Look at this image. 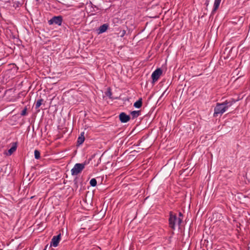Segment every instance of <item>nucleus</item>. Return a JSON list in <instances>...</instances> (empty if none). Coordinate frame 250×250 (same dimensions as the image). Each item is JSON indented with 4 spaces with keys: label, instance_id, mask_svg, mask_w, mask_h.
<instances>
[{
    "label": "nucleus",
    "instance_id": "nucleus-21",
    "mask_svg": "<svg viewBox=\"0 0 250 250\" xmlns=\"http://www.w3.org/2000/svg\"><path fill=\"white\" fill-rule=\"evenodd\" d=\"M106 95L107 96L109 97L110 98H111V96L112 95V92L110 91V89H109L108 90L106 93Z\"/></svg>",
    "mask_w": 250,
    "mask_h": 250
},
{
    "label": "nucleus",
    "instance_id": "nucleus-22",
    "mask_svg": "<svg viewBox=\"0 0 250 250\" xmlns=\"http://www.w3.org/2000/svg\"><path fill=\"white\" fill-rule=\"evenodd\" d=\"M126 32L125 30H123V31H121V33L120 34V37H123L125 36V34Z\"/></svg>",
    "mask_w": 250,
    "mask_h": 250
},
{
    "label": "nucleus",
    "instance_id": "nucleus-25",
    "mask_svg": "<svg viewBox=\"0 0 250 250\" xmlns=\"http://www.w3.org/2000/svg\"><path fill=\"white\" fill-rule=\"evenodd\" d=\"M47 246H46L45 247V248L43 250H46V248H47Z\"/></svg>",
    "mask_w": 250,
    "mask_h": 250
},
{
    "label": "nucleus",
    "instance_id": "nucleus-17",
    "mask_svg": "<svg viewBox=\"0 0 250 250\" xmlns=\"http://www.w3.org/2000/svg\"><path fill=\"white\" fill-rule=\"evenodd\" d=\"M97 180L95 178H92L90 180L89 184L92 187H95L97 185Z\"/></svg>",
    "mask_w": 250,
    "mask_h": 250
},
{
    "label": "nucleus",
    "instance_id": "nucleus-6",
    "mask_svg": "<svg viewBox=\"0 0 250 250\" xmlns=\"http://www.w3.org/2000/svg\"><path fill=\"white\" fill-rule=\"evenodd\" d=\"M61 239V234L60 233L56 236H54L51 239L50 247L53 246L56 247L58 246L59 243Z\"/></svg>",
    "mask_w": 250,
    "mask_h": 250
},
{
    "label": "nucleus",
    "instance_id": "nucleus-23",
    "mask_svg": "<svg viewBox=\"0 0 250 250\" xmlns=\"http://www.w3.org/2000/svg\"><path fill=\"white\" fill-rule=\"evenodd\" d=\"M178 215H179V217L183 219V214L181 212H179Z\"/></svg>",
    "mask_w": 250,
    "mask_h": 250
},
{
    "label": "nucleus",
    "instance_id": "nucleus-1",
    "mask_svg": "<svg viewBox=\"0 0 250 250\" xmlns=\"http://www.w3.org/2000/svg\"><path fill=\"white\" fill-rule=\"evenodd\" d=\"M182 221L183 219L180 217L178 218L176 213L172 211L169 212L168 225L169 227L172 230L175 229L177 222L178 226H180Z\"/></svg>",
    "mask_w": 250,
    "mask_h": 250
},
{
    "label": "nucleus",
    "instance_id": "nucleus-24",
    "mask_svg": "<svg viewBox=\"0 0 250 250\" xmlns=\"http://www.w3.org/2000/svg\"><path fill=\"white\" fill-rule=\"evenodd\" d=\"M208 3H209V0H207L206 1L205 4L207 6H208Z\"/></svg>",
    "mask_w": 250,
    "mask_h": 250
},
{
    "label": "nucleus",
    "instance_id": "nucleus-27",
    "mask_svg": "<svg viewBox=\"0 0 250 250\" xmlns=\"http://www.w3.org/2000/svg\"><path fill=\"white\" fill-rule=\"evenodd\" d=\"M249 28H250V24L249 25Z\"/></svg>",
    "mask_w": 250,
    "mask_h": 250
},
{
    "label": "nucleus",
    "instance_id": "nucleus-8",
    "mask_svg": "<svg viewBox=\"0 0 250 250\" xmlns=\"http://www.w3.org/2000/svg\"><path fill=\"white\" fill-rule=\"evenodd\" d=\"M237 101H238V100H235L233 98H230L229 99L226 100L225 102H223L222 104H224V105L226 108L227 110L229 108V107H230Z\"/></svg>",
    "mask_w": 250,
    "mask_h": 250
},
{
    "label": "nucleus",
    "instance_id": "nucleus-2",
    "mask_svg": "<svg viewBox=\"0 0 250 250\" xmlns=\"http://www.w3.org/2000/svg\"><path fill=\"white\" fill-rule=\"evenodd\" d=\"M226 111L224 104L217 103L214 109L213 117H217L219 114L222 115Z\"/></svg>",
    "mask_w": 250,
    "mask_h": 250
},
{
    "label": "nucleus",
    "instance_id": "nucleus-11",
    "mask_svg": "<svg viewBox=\"0 0 250 250\" xmlns=\"http://www.w3.org/2000/svg\"><path fill=\"white\" fill-rule=\"evenodd\" d=\"M221 0H215L213 8L211 12L212 14H214V13L217 11L218 9L219 6L220 5Z\"/></svg>",
    "mask_w": 250,
    "mask_h": 250
},
{
    "label": "nucleus",
    "instance_id": "nucleus-15",
    "mask_svg": "<svg viewBox=\"0 0 250 250\" xmlns=\"http://www.w3.org/2000/svg\"><path fill=\"white\" fill-rule=\"evenodd\" d=\"M43 101L44 100L42 98H40L39 99H38L35 104V109H38L40 107V106L42 104Z\"/></svg>",
    "mask_w": 250,
    "mask_h": 250
},
{
    "label": "nucleus",
    "instance_id": "nucleus-14",
    "mask_svg": "<svg viewBox=\"0 0 250 250\" xmlns=\"http://www.w3.org/2000/svg\"><path fill=\"white\" fill-rule=\"evenodd\" d=\"M133 106L137 108H139L142 106V99L140 98L138 101L134 103Z\"/></svg>",
    "mask_w": 250,
    "mask_h": 250
},
{
    "label": "nucleus",
    "instance_id": "nucleus-10",
    "mask_svg": "<svg viewBox=\"0 0 250 250\" xmlns=\"http://www.w3.org/2000/svg\"><path fill=\"white\" fill-rule=\"evenodd\" d=\"M17 142H13L12 143L11 147L8 150V155H11L14 151H16L17 148Z\"/></svg>",
    "mask_w": 250,
    "mask_h": 250
},
{
    "label": "nucleus",
    "instance_id": "nucleus-5",
    "mask_svg": "<svg viewBox=\"0 0 250 250\" xmlns=\"http://www.w3.org/2000/svg\"><path fill=\"white\" fill-rule=\"evenodd\" d=\"M163 71L161 68H157L152 74L151 78L152 79V83H155L162 75Z\"/></svg>",
    "mask_w": 250,
    "mask_h": 250
},
{
    "label": "nucleus",
    "instance_id": "nucleus-18",
    "mask_svg": "<svg viewBox=\"0 0 250 250\" xmlns=\"http://www.w3.org/2000/svg\"><path fill=\"white\" fill-rule=\"evenodd\" d=\"M95 155H96V154H93L92 155H91V157H90V158L88 160V161H85L83 163V164H85V165H84V167H85L86 165H87V164H88L89 163L90 161H91V160H92V159H93V158L95 157Z\"/></svg>",
    "mask_w": 250,
    "mask_h": 250
},
{
    "label": "nucleus",
    "instance_id": "nucleus-4",
    "mask_svg": "<svg viewBox=\"0 0 250 250\" xmlns=\"http://www.w3.org/2000/svg\"><path fill=\"white\" fill-rule=\"evenodd\" d=\"M63 18L62 16H54L50 20L48 21V23L50 25L55 24L59 26L62 25Z\"/></svg>",
    "mask_w": 250,
    "mask_h": 250
},
{
    "label": "nucleus",
    "instance_id": "nucleus-3",
    "mask_svg": "<svg viewBox=\"0 0 250 250\" xmlns=\"http://www.w3.org/2000/svg\"><path fill=\"white\" fill-rule=\"evenodd\" d=\"M84 164L77 163L76 164L73 168L71 170V174L73 176L77 175L81 173L82 170L84 168Z\"/></svg>",
    "mask_w": 250,
    "mask_h": 250
},
{
    "label": "nucleus",
    "instance_id": "nucleus-28",
    "mask_svg": "<svg viewBox=\"0 0 250 250\" xmlns=\"http://www.w3.org/2000/svg\"><path fill=\"white\" fill-rule=\"evenodd\" d=\"M35 0L37 1H38L39 0Z\"/></svg>",
    "mask_w": 250,
    "mask_h": 250
},
{
    "label": "nucleus",
    "instance_id": "nucleus-20",
    "mask_svg": "<svg viewBox=\"0 0 250 250\" xmlns=\"http://www.w3.org/2000/svg\"><path fill=\"white\" fill-rule=\"evenodd\" d=\"M21 116H25L27 115V108L25 107L21 111Z\"/></svg>",
    "mask_w": 250,
    "mask_h": 250
},
{
    "label": "nucleus",
    "instance_id": "nucleus-13",
    "mask_svg": "<svg viewBox=\"0 0 250 250\" xmlns=\"http://www.w3.org/2000/svg\"><path fill=\"white\" fill-rule=\"evenodd\" d=\"M130 114L132 116V118L133 119L137 118L141 114V111L138 110V111H132L130 112Z\"/></svg>",
    "mask_w": 250,
    "mask_h": 250
},
{
    "label": "nucleus",
    "instance_id": "nucleus-26",
    "mask_svg": "<svg viewBox=\"0 0 250 250\" xmlns=\"http://www.w3.org/2000/svg\"><path fill=\"white\" fill-rule=\"evenodd\" d=\"M166 91H165L164 92H163V94H162V95H164Z\"/></svg>",
    "mask_w": 250,
    "mask_h": 250
},
{
    "label": "nucleus",
    "instance_id": "nucleus-7",
    "mask_svg": "<svg viewBox=\"0 0 250 250\" xmlns=\"http://www.w3.org/2000/svg\"><path fill=\"white\" fill-rule=\"evenodd\" d=\"M119 118L120 121L122 123H126L128 122L130 119V116L127 115L125 112H121L119 115Z\"/></svg>",
    "mask_w": 250,
    "mask_h": 250
},
{
    "label": "nucleus",
    "instance_id": "nucleus-19",
    "mask_svg": "<svg viewBox=\"0 0 250 250\" xmlns=\"http://www.w3.org/2000/svg\"><path fill=\"white\" fill-rule=\"evenodd\" d=\"M78 181H79V178L76 177L75 178V179H74V187L75 188H76V189H77L78 188Z\"/></svg>",
    "mask_w": 250,
    "mask_h": 250
},
{
    "label": "nucleus",
    "instance_id": "nucleus-12",
    "mask_svg": "<svg viewBox=\"0 0 250 250\" xmlns=\"http://www.w3.org/2000/svg\"><path fill=\"white\" fill-rule=\"evenodd\" d=\"M85 140L84 132H82L81 135L78 137L77 142V146H79L82 145Z\"/></svg>",
    "mask_w": 250,
    "mask_h": 250
},
{
    "label": "nucleus",
    "instance_id": "nucleus-9",
    "mask_svg": "<svg viewBox=\"0 0 250 250\" xmlns=\"http://www.w3.org/2000/svg\"><path fill=\"white\" fill-rule=\"evenodd\" d=\"M108 27L109 25L107 23L102 25L97 29L98 34L99 35L105 32L108 29Z\"/></svg>",
    "mask_w": 250,
    "mask_h": 250
},
{
    "label": "nucleus",
    "instance_id": "nucleus-16",
    "mask_svg": "<svg viewBox=\"0 0 250 250\" xmlns=\"http://www.w3.org/2000/svg\"><path fill=\"white\" fill-rule=\"evenodd\" d=\"M34 156L36 159H39L41 157L40 151H39L37 149H36L34 151Z\"/></svg>",
    "mask_w": 250,
    "mask_h": 250
}]
</instances>
